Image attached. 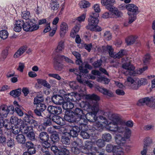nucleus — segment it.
<instances>
[{"label":"nucleus","mask_w":155,"mask_h":155,"mask_svg":"<svg viewBox=\"0 0 155 155\" xmlns=\"http://www.w3.org/2000/svg\"><path fill=\"white\" fill-rule=\"evenodd\" d=\"M25 67V64L23 63L20 62L19 63L18 66L17 70L21 72L23 71Z\"/></svg>","instance_id":"obj_62"},{"label":"nucleus","mask_w":155,"mask_h":155,"mask_svg":"<svg viewBox=\"0 0 155 155\" xmlns=\"http://www.w3.org/2000/svg\"><path fill=\"white\" fill-rule=\"evenodd\" d=\"M15 111L14 107L13 105L8 106L5 105L0 106V116L6 117L9 113L13 114Z\"/></svg>","instance_id":"obj_10"},{"label":"nucleus","mask_w":155,"mask_h":155,"mask_svg":"<svg viewBox=\"0 0 155 155\" xmlns=\"http://www.w3.org/2000/svg\"><path fill=\"white\" fill-rule=\"evenodd\" d=\"M114 118L117 123H120L122 125L126 126L128 127H131L133 126V122L132 120H129L125 122L121 119L120 117L117 115H114Z\"/></svg>","instance_id":"obj_18"},{"label":"nucleus","mask_w":155,"mask_h":155,"mask_svg":"<svg viewBox=\"0 0 155 155\" xmlns=\"http://www.w3.org/2000/svg\"><path fill=\"white\" fill-rule=\"evenodd\" d=\"M36 108L40 110L41 111L43 112L45 111L46 108V105L43 103L38 104L36 106Z\"/></svg>","instance_id":"obj_47"},{"label":"nucleus","mask_w":155,"mask_h":155,"mask_svg":"<svg viewBox=\"0 0 155 155\" xmlns=\"http://www.w3.org/2000/svg\"><path fill=\"white\" fill-rule=\"evenodd\" d=\"M21 107L20 105H18V107H16L15 108V111L18 115L20 116H22L23 115V113L21 109Z\"/></svg>","instance_id":"obj_48"},{"label":"nucleus","mask_w":155,"mask_h":155,"mask_svg":"<svg viewBox=\"0 0 155 155\" xmlns=\"http://www.w3.org/2000/svg\"><path fill=\"white\" fill-rule=\"evenodd\" d=\"M102 61L101 59L97 60V61L94 62L93 64V66L95 68L99 67L101 64Z\"/></svg>","instance_id":"obj_61"},{"label":"nucleus","mask_w":155,"mask_h":155,"mask_svg":"<svg viewBox=\"0 0 155 155\" xmlns=\"http://www.w3.org/2000/svg\"><path fill=\"white\" fill-rule=\"evenodd\" d=\"M114 115H117L115 114H113L112 115L111 117V122L109 123L107 122V124H110L112 125V126L111 127L110 126L109 130L111 131L115 132L123 133L125 130L124 125H122L120 123H118L116 122V119L114 118Z\"/></svg>","instance_id":"obj_5"},{"label":"nucleus","mask_w":155,"mask_h":155,"mask_svg":"<svg viewBox=\"0 0 155 155\" xmlns=\"http://www.w3.org/2000/svg\"><path fill=\"white\" fill-rule=\"evenodd\" d=\"M115 0H102L101 3L103 5L106 6V8L109 10L112 9L111 8Z\"/></svg>","instance_id":"obj_24"},{"label":"nucleus","mask_w":155,"mask_h":155,"mask_svg":"<svg viewBox=\"0 0 155 155\" xmlns=\"http://www.w3.org/2000/svg\"><path fill=\"white\" fill-rule=\"evenodd\" d=\"M68 27L67 24L64 22H62L60 25V34L61 37L63 36L68 30Z\"/></svg>","instance_id":"obj_25"},{"label":"nucleus","mask_w":155,"mask_h":155,"mask_svg":"<svg viewBox=\"0 0 155 155\" xmlns=\"http://www.w3.org/2000/svg\"><path fill=\"white\" fill-rule=\"evenodd\" d=\"M52 101L55 104L59 105L62 104L64 101L63 97L59 95L53 96L52 98Z\"/></svg>","instance_id":"obj_26"},{"label":"nucleus","mask_w":155,"mask_h":155,"mask_svg":"<svg viewBox=\"0 0 155 155\" xmlns=\"http://www.w3.org/2000/svg\"><path fill=\"white\" fill-rule=\"evenodd\" d=\"M150 59V57L149 54H147L143 57V63L145 64H148Z\"/></svg>","instance_id":"obj_50"},{"label":"nucleus","mask_w":155,"mask_h":155,"mask_svg":"<svg viewBox=\"0 0 155 155\" xmlns=\"http://www.w3.org/2000/svg\"><path fill=\"white\" fill-rule=\"evenodd\" d=\"M55 109L54 112V114H59L62 112V109L61 107L59 106L55 107Z\"/></svg>","instance_id":"obj_58"},{"label":"nucleus","mask_w":155,"mask_h":155,"mask_svg":"<svg viewBox=\"0 0 155 155\" xmlns=\"http://www.w3.org/2000/svg\"><path fill=\"white\" fill-rule=\"evenodd\" d=\"M8 54V51L7 49L3 50L2 53L1 61H4L6 58Z\"/></svg>","instance_id":"obj_49"},{"label":"nucleus","mask_w":155,"mask_h":155,"mask_svg":"<svg viewBox=\"0 0 155 155\" xmlns=\"http://www.w3.org/2000/svg\"><path fill=\"white\" fill-rule=\"evenodd\" d=\"M96 118H95V120H94V115H92V117H91L94 119L93 120L91 119V120H90V119H88V121H89L91 122H94V125L93 126V127L94 128L98 131H101L103 129V125L101 124V123L99 122H97L94 123L95 121L96 122V120L97 117L96 116Z\"/></svg>","instance_id":"obj_23"},{"label":"nucleus","mask_w":155,"mask_h":155,"mask_svg":"<svg viewBox=\"0 0 155 155\" xmlns=\"http://www.w3.org/2000/svg\"><path fill=\"white\" fill-rule=\"evenodd\" d=\"M80 5L81 8H86L90 6V3L87 1L83 0L80 2Z\"/></svg>","instance_id":"obj_42"},{"label":"nucleus","mask_w":155,"mask_h":155,"mask_svg":"<svg viewBox=\"0 0 155 155\" xmlns=\"http://www.w3.org/2000/svg\"><path fill=\"white\" fill-rule=\"evenodd\" d=\"M52 121L58 124L61 126L64 124V122L62 118L58 116H54L52 117Z\"/></svg>","instance_id":"obj_31"},{"label":"nucleus","mask_w":155,"mask_h":155,"mask_svg":"<svg viewBox=\"0 0 155 155\" xmlns=\"http://www.w3.org/2000/svg\"><path fill=\"white\" fill-rule=\"evenodd\" d=\"M85 18L86 14H83L81 15L78 17L77 20L79 22H81L84 21Z\"/></svg>","instance_id":"obj_63"},{"label":"nucleus","mask_w":155,"mask_h":155,"mask_svg":"<svg viewBox=\"0 0 155 155\" xmlns=\"http://www.w3.org/2000/svg\"><path fill=\"white\" fill-rule=\"evenodd\" d=\"M7 144L8 147H13L15 145L14 140L12 138H10L8 140L7 142Z\"/></svg>","instance_id":"obj_60"},{"label":"nucleus","mask_w":155,"mask_h":155,"mask_svg":"<svg viewBox=\"0 0 155 155\" xmlns=\"http://www.w3.org/2000/svg\"><path fill=\"white\" fill-rule=\"evenodd\" d=\"M74 104L72 102L67 101L62 104L63 108L65 110H70L74 107Z\"/></svg>","instance_id":"obj_35"},{"label":"nucleus","mask_w":155,"mask_h":155,"mask_svg":"<svg viewBox=\"0 0 155 155\" xmlns=\"http://www.w3.org/2000/svg\"><path fill=\"white\" fill-rule=\"evenodd\" d=\"M98 90L105 95L109 97L114 96L113 93L110 90L107 89L102 87H99L97 88Z\"/></svg>","instance_id":"obj_22"},{"label":"nucleus","mask_w":155,"mask_h":155,"mask_svg":"<svg viewBox=\"0 0 155 155\" xmlns=\"http://www.w3.org/2000/svg\"><path fill=\"white\" fill-rule=\"evenodd\" d=\"M115 146H113L112 145L109 144L107 145L106 147V151L109 153L112 152L113 153V151H114V148L115 147Z\"/></svg>","instance_id":"obj_53"},{"label":"nucleus","mask_w":155,"mask_h":155,"mask_svg":"<svg viewBox=\"0 0 155 155\" xmlns=\"http://www.w3.org/2000/svg\"><path fill=\"white\" fill-rule=\"evenodd\" d=\"M21 17L22 18L25 19H28L30 17V13L29 12L24 11L22 13Z\"/></svg>","instance_id":"obj_52"},{"label":"nucleus","mask_w":155,"mask_h":155,"mask_svg":"<svg viewBox=\"0 0 155 155\" xmlns=\"http://www.w3.org/2000/svg\"><path fill=\"white\" fill-rule=\"evenodd\" d=\"M8 35V33L6 30H2L0 31V37L3 39H6Z\"/></svg>","instance_id":"obj_44"},{"label":"nucleus","mask_w":155,"mask_h":155,"mask_svg":"<svg viewBox=\"0 0 155 155\" xmlns=\"http://www.w3.org/2000/svg\"><path fill=\"white\" fill-rule=\"evenodd\" d=\"M137 79V78H133L131 77H128L127 81L125 82V84L129 86L131 88L135 90L134 87L136 85V81Z\"/></svg>","instance_id":"obj_20"},{"label":"nucleus","mask_w":155,"mask_h":155,"mask_svg":"<svg viewBox=\"0 0 155 155\" xmlns=\"http://www.w3.org/2000/svg\"><path fill=\"white\" fill-rule=\"evenodd\" d=\"M92 68V67L91 65H90L88 63H86L85 64H82V66H80L79 69L76 68H71L69 69V71L71 72H73L77 75L79 74L83 75V74H82V73H84V76L88 72L87 69H91ZM84 77L86 78V77Z\"/></svg>","instance_id":"obj_8"},{"label":"nucleus","mask_w":155,"mask_h":155,"mask_svg":"<svg viewBox=\"0 0 155 155\" xmlns=\"http://www.w3.org/2000/svg\"><path fill=\"white\" fill-rule=\"evenodd\" d=\"M153 97H147L140 99L137 102V104L138 106H140L146 104L150 107L152 100H153Z\"/></svg>","instance_id":"obj_19"},{"label":"nucleus","mask_w":155,"mask_h":155,"mask_svg":"<svg viewBox=\"0 0 155 155\" xmlns=\"http://www.w3.org/2000/svg\"><path fill=\"white\" fill-rule=\"evenodd\" d=\"M106 49L109 53L110 56L114 58H120L126 54L125 50L122 49L118 53L115 54L113 52V49L112 47L109 45L106 47Z\"/></svg>","instance_id":"obj_11"},{"label":"nucleus","mask_w":155,"mask_h":155,"mask_svg":"<svg viewBox=\"0 0 155 155\" xmlns=\"http://www.w3.org/2000/svg\"><path fill=\"white\" fill-rule=\"evenodd\" d=\"M111 8H112V9L111 10H109V11L112 12L113 15H114L115 16L119 17L121 16L122 15V13L118 10L117 8H115L114 6Z\"/></svg>","instance_id":"obj_38"},{"label":"nucleus","mask_w":155,"mask_h":155,"mask_svg":"<svg viewBox=\"0 0 155 155\" xmlns=\"http://www.w3.org/2000/svg\"><path fill=\"white\" fill-rule=\"evenodd\" d=\"M64 119L69 122H74L78 125V122L81 121L79 118L76 119L73 111H68L66 112L64 116Z\"/></svg>","instance_id":"obj_14"},{"label":"nucleus","mask_w":155,"mask_h":155,"mask_svg":"<svg viewBox=\"0 0 155 155\" xmlns=\"http://www.w3.org/2000/svg\"><path fill=\"white\" fill-rule=\"evenodd\" d=\"M113 153L114 155H124V152L122 148L118 145H115L113 151Z\"/></svg>","instance_id":"obj_33"},{"label":"nucleus","mask_w":155,"mask_h":155,"mask_svg":"<svg viewBox=\"0 0 155 155\" xmlns=\"http://www.w3.org/2000/svg\"><path fill=\"white\" fill-rule=\"evenodd\" d=\"M97 131L94 129H89L86 131H81V136H96L97 134Z\"/></svg>","instance_id":"obj_29"},{"label":"nucleus","mask_w":155,"mask_h":155,"mask_svg":"<svg viewBox=\"0 0 155 155\" xmlns=\"http://www.w3.org/2000/svg\"><path fill=\"white\" fill-rule=\"evenodd\" d=\"M44 136H40V138L41 140H42V142L44 143L46 145V146L43 145L42 148L41 149V150L44 153H46L49 152L48 151V148L50 146V144L47 141V139L48 138V137H48L49 136H46V139L45 140V139L43 140V137Z\"/></svg>","instance_id":"obj_28"},{"label":"nucleus","mask_w":155,"mask_h":155,"mask_svg":"<svg viewBox=\"0 0 155 155\" xmlns=\"http://www.w3.org/2000/svg\"><path fill=\"white\" fill-rule=\"evenodd\" d=\"M48 76L51 77L53 78L58 80H60L61 79V77L57 74H49Z\"/></svg>","instance_id":"obj_57"},{"label":"nucleus","mask_w":155,"mask_h":155,"mask_svg":"<svg viewBox=\"0 0 155 155\" xmlns=\"http://www.w3.org/2000/svg\"><path fill=\"white\" fill-rule=\"evenodd\" d=\"M99 16L98 13H92L88 19V25L86 27L87 29L95 31H100L101 30V28L97 25Z\"/></svg>","instance_id":"obj_3"},{"label":"nucleus","mask_w":155,"mask_h":155,"mask_svg":"<svg viewBox=\"0 0 155 155\" xmlns=\"http://www.w3.org/2000/svg\"><path fill=\"white\" fill-rule=\"evenodd\" d=\"M64 60L69 63L73 64V62L70 59L66 57L63 55H58L57 57L54 59V67L56 70L60 71L62 68V64L60 63V61Z\"/></svg>","instance_id":"obj_9"},{"label":"nucleus","mask_w":155,"mask_h":155,"mask_svg":"<svg viewBox=\"0 0 155 155\" xmlns=\"http://www.w3.org/2000/svg\"><path fill=\"white\" fill-rule=\"evenodd\" d=\"M97 145L99 147H103L105 145L104 140L103 139H99L96 142Z\"/></svg>","instance_id":"obj_55"},{"label":"nucleus","mask_w":155,"mask_h":155,"mask_svg":"<svg viewBox=\"0 0 155 155\" xmlns=\"http://www.w3.org/2000/svg\"><path fill=\"white\" fill-rule=\"evenodd\" d=\"M114 138L116 143L121 146L130 140V136H115Z\"/></svg>","instance_id":"obj_17"},{"label":"nucleus","mask_w":155,"mask_h":155,"mask_svg":"<svg viewBox=\"0 0 155 155\" xmlns=\"http://www.w3.org/2000/svg\"><path fill=\"white\" fill-rule=\"evenodd\" d=\"M85 96L86 99L90 100V103L88 101H82L80 103V106L87 111L92 110L94 112L92 115H94V120H95V118H96V114L99 110L98 101L100 100V98L94 94H87Z\"/></svg>","instance_id":"obj_2"},{"label":"nucleus","mask_w":155,"mask_h":155,"mask_svg":"<svg viewBox=\"0 0 155 155\" xmlns=\"http://www.w3.org/2000/svg\"><path fill=\"white\" fill-rule=\"evenodd\" d=\"M104 37L107 40H109L111 38V35L109 31H106L104 33Z\"/></svg>","instance_id":"obj_54"},{"label":"nucleus","mask_w":155,"mask_h":155,"mask_svg":"<svg viewBox=\"0 0 155 155\" xmlns=\"http://www.w3.org/2000/svg\"><path fill=\"white\" fill-rule=\"evenodd\" d=\"M54 128L53 127H50L48 129V131L49 133L51 134V136H58V134L57 132L54 131Z\"/></svg>","instance_id":"obj_56"},{"label":"nucleus","mask_w":155,"mask_h":155,"mask_svg":"<svg viewBox=\"0 0 155 155\" xmlns=\"http://www.w3.org/2000/svg\"><path fill=\"white\" fill-rule=\"evenodd\" d=\"M122 67L127 70L124 73L126 75H135L136 72L134 71L135 67L129 62L124 63L122 65Z\"/></svg>","instance_id":"obj_12"},{"label":"nucleus","mask_w":155,"mask_h":155,"mask_svg":"<svg viewBox=\"0 0 155 155\" xmlns=\"http://www.w3.org/2000/svg\"><path fill=\"white\" fill-rule=\"evenodd\" d=\"M9 128H12V132L15 135L18 134V133L20 132V129L21 130L24 129V130L25 129H26V127H25L24 128H21L20 127H17V126H11V127H10ZM24 133L25 134H27V136H28V134H25L24 133Z\"/></svg>","instance_id":"obj_39"},{"label":"nucleus","mask_w":155,"mask_h":155,"mask_svg":"<svg viewBox=\"0 0 155 155\" xmlns=\"http://www.w3.org/2000/svg\"><path fill=\"white\" fill-rule=\"evenodd\" d=\"M59 149L58 147L55 146H52L51 147V150L56 154L58 152L59 155H70L69 151L65 148H59Z\"/></svg>","instance_id":"obj_15"},{"label":"nucleus","mask_w":155,"mask_h":155,"mask_svg":"<svg viewBox=\"0 0 155 155\" xmlns=\"http://www.w3.org/2000/svg\"><path fill=\"white\" fill-rule=\"evenodd\" d=\"M126 8L128 12L129 23L131 24L137 18L136 15L139 12L138 7L134 4H129L126 6Z\"/></svg>","instance_id":"obj_6"},{"label":"nucleus","mask_w":155,"mask_h":155,"mask_svg":"<svg viewBox=\"0 0 155 155\" xmlns=\"http://www.w3.org/2000/svg\"><path fill=\"white\" fill-rule=\"evenodd\" d=\"M21 89L20 88L13 90L10 92V94L14 97H18L21 94Z\"/></svg>","instance_id":"obj_40"},{"label":"nucleus","mask_w":155,"mask_h":155,"mask_svg":"<svg viewBox=\"0 0 155 155\" xmlns=\"http://www.w3.org/2000/svg\"><path fill=\"white\" fill-rule=\"evenodd\" d=\"M27 49V47L23 46L21 47L15 52L14 55L15 58H18Z\"/></svg>","instance_id":"obj_32"},{"label":"nucleus","mask_w":155,"mask_h":155,"mask_svg":"<svg viewBox=\"0 0 155 155\" xmlns=\"http://www.w3.org/2000/svg\"><path fill=\"white\" fill-rule=\"evenodd\" d=\"M61 142L66 144H69L70 143V138L69 136H62Z\"/></svg>","instance_id":"obj_46"},{"label":"nucleus","mask_w":155,"mask_h":155,"mask_svg":"<svg viewBox=\"0 0 155 155\" xmlns=\"http://www.w3.org/2000/svg\"><path fill=\"white\" fill-rule=\"evenodd\" d=\"M98 90L105 95L109 97L114 96L113 93L110 90L107 89L102 87H99L97 88Z\"/></svg>","instance_id":"obj_21"},{"label":"nucleus","mask_w":155,"mask_h":155,"mask_svg":"<svg viewBox=\"0 0 155 155\" xmlns=\"http://www.w3.org/2000/svg\"><path fill=\"white\" fill-rule=\"evenodd\" d=\"M23 121L21 119L15 116H12L10 119L11 126H17L21 128H26L25 129L24 133L28 134V136H34L35 133L33 130V127L38 126V124L35 120L31 119V117L26 115L24 118Z\"/></svg>","instance_id":"obj_1"},{"label":"nucleus","mask_w":155,"mask_h":155,"mask_svg":"<svg viewBox=\"0 0 155 155\" xmlns=\"http://www.w3.org/2000/svg\"><path fill=\"white\" fill-rule=\"evenodd\" d=\"M97 81L99 82L104 83L105 84H108L110 82V80L104 77H100L97 78Z\"/></svg>","instance_id":"obj_43"},{"label":"nucleus","mask_w":155,"mask_h":155,"mask_svg":"<svg viewBox=\"0 0 155 155\" xmlns=\"http://www.w3.org/2000/svg\"><path fill=\"white\" fill-rule=\"evenodd\" d=\"M80 132V129L78 127L76 126L73 127L71 129L69 133H65V135H69V136H78V133Z\"/></svg>","instance_id":"obj_30"},{"label":"nucleus","mask_w":155,"mask_h":155,"mask_svg":"<svg viewBox=\"0 0 155 155\" xmlns=\"http://www.w3.org/2000/svg\"><path fill=\"white\" fill-rule=\"evenodd\" d=\"M93 143L89 141H86L84 146L82 147L81 149V152L84 153H87L88 155H96L94 153H88L89 151H92L94 147H93Z\"/></svg>","instance_id":"obj_13"},{"label":"nucleus","mask_w":155,"mask_h":155,"mask_svg":"<svg viewBox=\"0 0 155 155\" xmlns=\"http://www.w3.org/2000/svg\"><path fill=\"white\" fill-rule=\"evenodd\" d=\"M82 146L80 147V150L77 147L75 146L72 147L71 148V150L72 152H73L76 154H78L80 152V151H81V149Z\"/></svg>","instance_id":"obj_59"},{"label":"nucleus","mask_w":155,"mask_h":155,"mask_svg":"<svg viewBox=\"0 0 155 155\" xmlns=\"http://www.w3.org/2000/svg\"><path fill=\"white\" fill-rule=\"evenodd\" d=\"M35 20L34 19L28 20L27 21H23L22 25L23 30L25 31H33L38 29L39 27V25L35 24Z\"/></svg>","instance_id":"obj_7"},{"label":"nucleus","mask_w":155,"mask_h":155,"mask_svg":"<svg viewBox=\"0 0 155 155\" xmlns=\"http://www.w3.org/2000/svg\"><path fill=\"white\" fill-rule=\"evenodd\" d=\"M136 38V37L133 36H129L126 39V42L128 45H131L134 43Z\"/></svg>","instance_id":"obj_41"},{"label":"nucleus","mask_w":155,"mask_h":155,"mask_svg":"<svg viewBox=\"0 0 155 155\" xmlns=\"http://www.w3.org/2000/svg\"><path fill=\"white\" fill-rule=\"evenodd\" d=\"M23 23V21L18 20L16 21L15 25H14V30L17 32L20 31L21 29V26Z\"/></svg>","instance_id":"obj_34"},{"label":"nucleus","mask_w":155,"mask_h":155,"mask_svg":"<svg viewBox=\"0 0 155 155\" xmlns=\"http://www.w3.org/2000/svg\"><path fill=\"white\" fill-rule=\"evenodd\" d=\"M84 95V94L83 93H81V94H79L77 92L76 93L72 92L66 94L65 95L64 97L66 101H67L70 102V101H74V98H76V97L78 96H79L80 98L78 99H76V100H80L81 97Z\"/></svg>","instance_id":"obj_16"},{"label":"nucleus","mask_w":155,"mask_h":155,"mask_svg":"<svg viewBox=\"0 0 155 155\" xmlns=\"http://www.w3.org/2000/svg\"><path fill=\"white\" fill-rule=\"evenodd\" d=\"M44 98L42 95H37L34 99V104L36 106L43 103Z\"/></svg>","instance_id":"obj_37"},{"label":"nucleus","mask_w":155,"mask_h":155,"mask_svg":"<svg viewBox=\"0 0 155 155\" xmlns=\"http://www.w3.org/2000/svg\"><path fill=\"white\" fill-rule=\"evenodd\" d=\"M51 124V120L50 118H48L45 120L43 125L45 126H48Z\"/></svg>","instance_id":"obj_64"},{"label":"nucleus","mask_w":155,"mask_h":155,"mask_svg":"<svg viewBox=\"0 0 155 155\" xmlns=\"http://www.w3.org/2000/svg\"><path fill=\"white\" fill-rule=\"evenodd\" d=\"M64 48V41H61L58 43V45L56 50V51L57 52H59L60 51H62Z\"/></svg>","instance_id":"obj_45"},{"label":"nucleus","mask_w":155,"mask_h":155,"mask_svg":"<svg viewBox=\"0 0 155 155\" xmlns=\"http://www.w3.org/2000/svg\"><path fill=\"white\" fill-rule=\"evenodd\" d=\"M16 139L18 143H24L25 141V136H16Z\"/></svg>","instance_id":"obj_51"},{"label":"nucleus","mask_w":155,"mask_h":155,"mask_svg":"<svg viewBox=\"0 0 155 155\" xmlns=\"http://www.w3.org/2000/svg\"><path fill=\"white\" fill-rule=\"evenodd\" d=\"M69 85L71 88H72L74 90L78 89L79 94H81V92H83L82 89L80 88V87H79L78 83L75 81L71 82L69 83Z\"/></svg>","instance_id":"obj_36"},{"label":"nucleus","mask_w":155,"mask_h":155,"mask_svg":"<svg viewBox=\"0 0 155 155\" xmlns=\"http://www.w3.org/2000/svg\"><path fill=\"white\" fill-rule=\"evenodd\" d=\"M76 119L79 118L80 120V122L79 121L78 125L80 126L79 128H82V126H86L88 122V119L86 117L88 115L92 117V113H89L85 115L83 110L80 108H76L73 112Z\"/></svg>","instance_id":"obj_4"},{"label":"nucleus","mask_w":155,"mask_h":155,"mask_svg":"<svg viewBox=\"0 0 155 155\" xmlns=\"http://www.w3.org/2000/svg\"><path fill=\"white\" fill-rule=\"evenodd\" d=\"M136 85L134 87L135 90H137L142 85H145L147 83V81L146 79L142 78L139 79L137 78L136 81Z\"/></svg>","instance_id":"obj_27"}]
</instances>
